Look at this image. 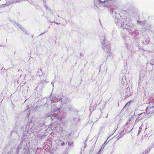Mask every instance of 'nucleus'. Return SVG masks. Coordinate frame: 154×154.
<instances>
[{
    "label": "nucleus",
    "instance_id": "f257e3e1",
    "mask_svg": "<svg viewBox=\"0 0 154 154\" xmlns=\"http://www.w3.org/2000/svg\"><path fill=\"white\" fill-rule=\"evenodd\" d=\"M112 6L110 7L109 9V12L111 14L113 17L115 18L114 21L118 26L122 27L124 26L123 21L124 19H122L120 20L119 18L120 17L119 14L118 13V11L116 7H112Z\"/></svg>",
    "mask_w": 154,
    "mask_h": 154
},
{
    "label": "nucleus",
    "instance_id": "f03ea898",
    "mask_svg": "<svg viewBox=\"0 0 154 154\" xmlns=\"http://www.w3.org/2000/svg\"><path fill=\"white\" fill-rule=\"evenodd\" d=\"M100 41L101 42L103 48L106 52H108L110 50V47L109 43L105 39V37L104 36H102L100 37Z\"/></svg>",
    "mask_w": 154,
    "mask_h": 154
},
{
    "label": "nucleus",
    "instance_id": "7ed1b4c3",
    "mask_svg": "<svg viewBox=\"0 0 154 154\" xmlns=\"http://www.w3.org/2000/svg\"><path fill=\"white\" fill-rule=\"evenodd\" d=\"M123 21L124 26L121 28L123 29H126L127 31H133L134 29L135 26L133 23H126L124 22Z\"/></svg>",
    "mask_w": 154,
    "mask_h": 154
},
{
    "label": "nucleus",
    "instance_id": "20e7f679",
    "mask_svg": "<svg viewBox=\"0 0 154 154\" xmlns=\"http://www.w3.org/2000/svg\"><path fill=\"white\" fill-rule=\"evenodd\" d=\"M115 0H104L103 1V3L102 5L104 7H106L107 8L110 9V7L112 6V7H114L115 6L112 5L114 3V1Z\"/></svg>",
    "mask_w": 154,
    "mask_h": 154
},
{
    "label": "nucleus",
    "instance_id": "39448f33",
    "mask_svg": "<svg viewBox=\"0 0 154 154\" xmlns=\"http://www.w3.org/2000/svg\"><path fill=\"white\" fill-rule=\"evenodd\" d=\"M33 124L32 122H28L26 127L25 131H26L27 133L29 131V130L32 129Z\"/></svg>",
    "mask_w": 154,
    "mask_h": 154
},
{
    "label": "nucleus",
    "instance_id": "423d86ee",
    "mask_svg": "<svg viewBox=\"0 0 154 154\" xmlns=\"http://www.w3.org/2000/svg\"><path fill=\"white\" fill-rule=\"evenodd\" d=\"M68 108L69 109V110L70 111H74V112L75 113V115H77L78 111L76 110V109L74 108L72 105H69L68 106Z\"/></svg>",
    "mask_w": 154,
    "mask_h": 154
},
{
    "label": "nucleus",
    "instance_id": "0eeeda50",
    "mask_svg": "<svg viewBox=\"0 0 154 154\" xmlns=\"http://www.w3.org/2000/svg\"><path fill=\"white\" fill-rule=\"evenodd\" d=\"M142 42L145 45L149 44V38L148 37H145L143 41H142Z\"/></svg>",
    "mask_w": 154,
    "mask_h": 154
},
{
    "label": "nucleus",
    "instance_id": "6e6552de",
    "mask_svg": "<svg viewBox=\"0 0 154 154\" xmlns=\"http://www.w3.org/2000/svg\"><path fill=\"white\" fill-rule=\"evenodd\" d=\"M153 110H154V106L151 107L147 106L146 109V114L148 112L149 113V112L151 111H152Z\"/></svg>",
    "mask_w": 154,
    "mask_h": 154
},
{
    "label": "nucleus",
    "instance_id": "1a4fd4ad",
    "mask_svg": "<svg viewBox=\"0 0 154 154\" xmlns=\"http://www.w3.org/2000/svg\"><path fill=\"white\" fill-rule=\"evenodd\" d=\"M68 145L69 146L68 149L69 150H70V149H69V147H73V142L69 141L68 143Z\"/></svg>",
    "mask_w": 154,
    "mask_h": 154
},
{
    "label": "nucleus",
    "instance_id": "9d476101",
    "mask_svg": "<svg viewBox=\"0 0 154 154\" xmlns=\"http://www.w3.org/2000/svg\"><path fill=\"white\" fill-rule=\"evenodd\" d=\"M126 81V77H125L124 75L123 77H122V81L121 82L122 85H125V82Z\"/></svg>",
    "mask_w": 154,
    "mask_h": 154
},
{
    "label": "nucleus",
    "instance_id": "9b49d317",
    "mask_svg": "<svg viewBox=\"0 0 154 154\" xmlns=\"http://www.w3.org/2000/svg\"><path fill=\"white\" fill-rule=\"evenodd\" d=\"M109 137H110V136H109L108 138L107 139V140L104 142V143L102 145V147H101V149H104V147L105 146L106 144L107 143V140Z\"/></svg>",
    "mask_w": 154,
    "mask_h": 154
},
{
    "label": "nucleus",
    "instance_id": "f8f14e48",
    "mask_svg": "<svg viewBox=\"0 0 154 154\" xmlns=\"http://www.w3.org/2000/svg\"><path fill=\"white\" fill-rule=\"evenodd\" d=\"M58 144L63 146L65 145V143L61 140H60L58 141Z\"/></svg>",
    "mask_w": 154,
    "mask_h": 154
},
{
    "label": "nucleus",
    "instance_id": "ddd939ff",
    "mask_svg": "<svg viewBox=\"0 0 154 154\" xmlns=\"http://www.w3.org/2000/svg\"><path fill=\"white\" fill-rule=\"evenodd\" d=\"M53 117H55L56 118L58 119H59L60 118V116H59L58 115L57 116V114L55 113H54L53 115L52 116L51 118L52 119Z\"/></svg>",
    "mask_w": 154,
    "mask_h": 154
},
{
    "label": "nucleus",
    "instance_id": "4468645a",
    "mask_svg": "<svg viewBox=\"0 0 154 154\" xmlns=\"http://www.w3.org/2000/svg\"><path fill=\"white\" fill-rule=\"evenodd\" d=\"M52 95H51L50 96V99L51 100V103H53L54 102H57L58 101V100H55V101L53 99L52 97L51 98V96Z\"/></svg>",
    "mask_w": 154,
    "mask_h": 154
},
{
    "label": "nucleus",
    "instance_id": "2eb2a0df",
    "mask_svg": "<svg viewBox=\"0 0 154 154\" xmlns=\"http://www.w3.org/2000/svg\"><path fill=\"white\" fill-rule=\"evenodd\" d=\"M25 136H26V133L25 132H24L22 135V140L25 141V139L24 138Z\"/></svg>",
    "mask_w": 154,
    "mask_h": 154
},
{
    "label": "nucleus",
    "instance_id": "dca6fc26",
    "mask_svg": "<svg viewBox=\"0 0 154 154\" xmlns=\"http://www.w3.org/2000/svg\"><path fill=\"white\" fill-rule=\"evenodd\" d=\"M23 32L25 33L26 34H27L29 35V34L27 33V31L26 30L25 28H23L22 30Z\"/></svg>",
    "mask_w": 154,
    "mask_h": 154
},
{
    "label": "nucleus",
    "instance_id": "f3484780",
    "mask_svg": "<svg viewBox=\"0 0 154 154\" xmlns=\"http://www.w3.org/2000/svg\"><path fill=\"white\" fill-rule=\"evenodd\" d=\"M60 110V108H58L57 107H56V108H55L53 111V113H55L56 112H57V111H59Z\"/></svg>",
    "mask_w": 154,
    "mask_h": 154
},
{
    "label": "nucleus",
    "instance_id": "a211bd4d",
    "mask_svg": "<svg viewBox=\"0 0 154 154\" xmlns=\"http://www.w3.org/2000/svg\"><path fill=\"white\" fill-rule=\"evenodd\" d=\"M131 101H130L128 102L125 105V106L124 107H123V109L127 107V106H128L130 104V102Z\"/></svg>",
    "mask_w": 154,
    "mask_h": 154
},
{
    "label": "nucleus",
    "instance_id": "6ab92c4d",
    "mask_svg": "<svg viewBox=\"0 0 154 154\" xmlns=\"http://www.w3.org/2000/svg\"><path fill=\"white\" fill-rule=\"evenodd\" d=\"M124 134H120L117 137V140H118L120 139L122 137H123Z\"/></svg>",
    "mask_w": 154,
    "mask_h": 154
},
{
    "label": "nucleus",
    "instance_id": "aec40b11",
    "mask_svg": "<svg viewBox=\"0 0 154 154\" xmlns=\"http://www.w3.org/2000/svg\"><path fill=\"white\" fill-rule=\"evenodd\" d=\"M137 22L139 24H140L141 25H145V23H144V22H142V21H140L137 20Z\"/></svg>",
    "mask_w": 154,
    "mask_h": 154
},
{
    "label": "nucleus",
    "instance_id": "412c9836",
    "mask_svg": "<svg viewBox=\"0 0 154 154\" xmlns=\"http://www.w3.org/2000/svg\"><path fill=\"white\" fill-rule=\"evenodd\" d=\"M150 63L152 66L154 65V59H152L150 61Z\"/></svg>",
    "mask_w": 154,
    "mask_h": 154
},
{
    "label": "nucleus",
    "instance_id": "4be33fe9",
    "mask_svg": "<svg viewBox=\"0 0 154 154\" xmlns=\"http://www.w3.org/2000/svg\"><path fill=\"white\" fill-rule=\"evenodd\" d=\"M15 24L19 28H20L21 27H22V26L19 23H15Z\"/></svg>",
    "mask_w": 154,
    "mask_h": 154
},
{
    "label": "nucleus",
    "instance_id": "5701e85b",
    "mask_svg": "<svg viewBox=\"0 0 154 154\" xmlns=\"http://www.w3.org/2000/svg\"><path fill=\"white\" fill-rule=\"evenodd\" d=\"M15 24L19 28H20L21 27H22V26L19 23H15Z\"/></svg>",
    "mask_w": 154,
    "mask_h": 154
},
{
    "label": "nucleus",
    "instance_id": "b1692460",
    "mask_svg": "<svg viewBox=\"0 0 154 154\" xmlns=\"http://www.w3.org/2000/svg\"><path fill=\"white\" fill-rule=\"evenodd\" d=\"M149 150V149H147L143 152L142 154H148Z\"/></svg>",
    "mask_w": 154,
    "mask_h": 154
},
{
    "label": "nucleus",
    "instance_id": "393cba45",
    "mask_svg": "<svg viewBox=\"0 0 154 154\" xmlns=\"http://www.w3.org/2000/svg\"><path fill=\"white\" fill-rule=\"evenodd\" d=\"M7 69H4V71L3 72V73H2V71L1 72V73L2 74H4V73H5V74H6L7 73Z\"/></svg>",
    "mask_w": 154,
    "mask_h": 154
},
{
    "label": "nucleus",
    "instance_id": "a878e982",
    "mask_svg": "<svg viewBox=\"0 0 154 154\" xmlns=\"http://www.w3.org/2000/svg\"><path fill=\"white\" fill-rule=\"evenodd\" d=\"M146 113H145V112H143L141 114H138V115L139 116H144L145 114Z\"/></svg>",
    "mask_w": 154,
    "mask_h": 154
},
{
    "label": "nucleus",
    "instance_id": "bb28decb",
    "mask_svg": "<svg viewBox=\"0 0 154 154\" xmlns=\"http://www.w3.org/2000/svg\"><path fill=\"white\" fill-rule=\"evenodd\" d=\"M96 0L97 1H98L100 4L102 5V4H103V1H101L100 0Z\"/></svg>",
    "mask_w": 154,
    "mask_h": 154
},
{
    "label": "nucleus",
    "instance_id": "cd10ccee",
    "mask_svg": "<svg viewBox=\"0 0 154 154\" xmlns=\"http://www.w3.org/2000/svg\"><path fill=\"white\" fill-rule=\"evenodd\" d=\"M154 113V110H153L152 111H151L149 112V113H148L147 115H149L150 114H153Z\"/></svg>",
    "mask_w": 154,
    "mask_h": 154
},
{
    "label": "nucleus",
    "instance_id": "c85d7f7f",
    "mask_svg": "<svg viewBox=\"0 0 154 154\" xmlns=\"http://www.w3.org/2000/svg\"><path fill=\"white\" fill-rule=\"evenodd\" d=\"M22 144H19L17 148H19V149L21 148L22 147Z\"/></svg>",
    "mask_w": 154,
    "mask_h": 154
},
{
    "label": "nucleus",
    "instance_id": "c756f323",
    "mask_svg": "<svg viewBox=\"0 0 154 154\" xmlns=\"http://www.w3.org/2000/svg\"><path fill=\"white\" fill-rule=\"evenodd\" d=\"M147 25L148 26L146 27V28L151 27V26H152L150 24H149ZM146 29H148L146 28Z\"/></svg>",
    "mask_w": 154,
    "mask_h": 154
},
{
    "label": "nucleus",
    "instance_id": "7c9ffc66",
    "mask_svg": "<svg viewBox=\"0 0 154 154\" xmlns=\"http://www.w3.org/2000/svg\"><path fill=\"white\" fill-rule=\"evenodd\" d=\"M55 82V80H53L51 84V85L53 86H54V82Z\"/></svg>",
    "mask_w": 154,
    "mask_h": 154
},
{
    "label": "nucleus",
    "instance_id": "2f4dec72",
    "mask_svg": "<svg viewBox=\"0 0 154 154\" xmlns=\"http://www.w3.org/2000/svg\"><path fill=\"white\" fill-rule=\"evenodd\" d=\"M45 7L46 8L47 10H48L49 8L48 6L46 5L45 3Z\"/></svg>",
    "mask_w": 154,
    "mask_h": 154
},
{
    "label": "nucleus",
    "instance_id": "473e14b6",
    "mask_svg": "<svg viewBox=\"0 0 154 154\" xmlns=\"http://www.w3.org/2000/svg\"><path fill=\"white\" fill-rule=\"evenodd\" d=\"M12 150L11 149L8 152V153L7 154H11L12 152Z\"/></svg>",
    "mask_w": 154,
    "mask_h": 154
},
{
    "label": "nucleus",
    "instance_id": "72a5a7b5",
    "mask_svg": "<svg viewBox=\"0 0 154 154\" xmlns=\"http://www.w3.org/2000/svg\"><path fill=\"white\" fill-rule=\"evenodd\" d=\"M141 131V130L140 129V128L139 129V130L138 131V134H137L138 135H139V134H140Z\"/></svg>",
    "mask_w": 154,
    "mask_h": 154
},
{
    "label": "nucleus",
    "instance_id": "f704fd0d",
    "mask_svg": "<svg viewBox=\"0 0 154 154\" xmlns=\"http://www.w3.org/2000/svg\"><path fill=\"white\" fill-rule=\"evenodd\" d=\"M63 100V98L62 97H61L59 98V101H61V102L63 103H64V102L62 101V100Z\"/></svg>",
    "mask_w": 154,
    "mask_h": 154
},
{
    "label": "nucleus",
    "instance_id": "c9c22d12",
    "mask_svg": "<svg viewBox=\"0 0 154 154\" xmlns=\"http://www.w3.org/2000/svg\"><path fill=\"white\" fill-rule=\"evenodd\" d=\"M35 8H36V9L38 8V7H39V6L38 5H35Z\"/></svg>",
    "mask_w": 154,
    "mask_h": 154
},
{
    "label": "nucleus",
    "instance_id": "e433bc0d",
    "mask_svg": "<svg viewBox=\"0 0 154 154\" xmlns=\"http://www.w3.org/2000/svg\"><path fill=\"white\" fill-rule=\"evenodd\" d=\"M80 56H82V57H84V55L82 53H80Z\"/></svg>",
    "mask_w": 154,
    "mask_h": 154
},
{
    "label": "nucleus",
    "instance_id": "4c0bfd02",
    "mask_svg": "<svg viewBox=\"0 0 154 154\" xmlns=\"http://www.w3.org/2000/svg\"><path fill=\"white\" fill-rule=\"evenodd\" d=\"M150 147L151 148H152L154 147V142L153 143V144H152V146H150Z\"/></svg>",
    "mask_w": 154,
    "mask_h": 154
},
{
    "label": "nucleus",
    "instance_id": "58836bf2",
    "mask_svg": "<svg viewBox=\"0 0 154 154\" xmlns=\"http://www.w3.org/2000/svg\"><path fill=\"white\" fill-rule=\"evenodd\" d=\"M103 149H101V148H100V150L99 151L98 153H99V154L100 152H101V151L103 150Z\"/></svg>",
    "mask_w": 154,
    "mask_h": 154
},
{
    "label": "nucleus",
    "instance_id": "ea45409f",
    "mask_svg": "<svg viewBox=\"0 0 154 154\" xmlns=\"http://www.w3.org/2000/svg\"><path fill=\"white\" fill-rule=\"evenodd\" d=\"M51 22V23H52V22H54V23H56L57 24H60V23H57V22H55V21H54L53 22Z\"/></svg>",
    "mask_w": 154,
    "mask_h": 154
},
{
    "label": "nucleus",
    "instance_id": "a19ab883",
    "mask_svg": "<svg viewBox=\"0 0 154 154\" xmlns=\"http://www.w3.org/2000/svg\"><path fill=\"white\" fill-rule=\"evenodd\" d=\"M51 14H52L53 15V11H52L51 10L50 11H49Z\"/></svg>",
    "mask_w": 154,
    "mask_h": 154
},
{
    "label": "nucleus",
    "instance_id": "79ce46f5",
    "mask_svg": "<svg viewBox=\"0 0 154 154\" xmlns=\"http://www.w3.org/2000/svg\"><path fill=\"white\" fill-rule=\"evenodd\" d=\"M94 5L97 8H98V7L96 5L95 1H94Z\"/></svg>",
    "mask_w": 154,
    "mask_h": 154
},
{
    "label": "nucleus",
    "instance_id": "37998d69",
    "mask_svg": "<svg viewBox=\"0 0 154 154\" xmlns=\"http://www.w3.org/2000/svg\"><path fill=\"white\" fill-rule=\"evenodd\" d=\"M124 131V130H122L121 131V133H120V134H123V132Z\"/></svg>",
    "mask_w": 154,
    "mask_h": 154
},
{
    "label": "nucleus",
    "instance_id": "c03bdc74",
    "mask_svg": "<svg viewBox=\"0 0 154 154\" xmlns=\"http://www.w3.org/2000/svg\"><path fill=\"white\" fill-rule=\"evenodd\" d=\"M68 152L67 151H65L64 152V154H68Z\"/></svg>",
    "mask_w": 154,
    "mask_h": 154
},
{
    "label": "nucleus",
    "instance_id": "a18cd8bd",
    "mask_svg": "<svg viewBox=\"0 0 154 154\" xmlns=\"http://www.w3.org/2000/svg\"><path fill=\"white\" fill-rule=\"evenodd\" d=\"M47 33V31H44L43 33H42V34H44L45 33Z\"/></svg>",
    "mask_w": 154,
    "mask_h": 154
},
{
    "label": "nucleus",
    "instance_id": "49530a36",
    "mask_svg": "<svg viewBox=\"0 0 154 154\" xmlns=\"http://www.w3.org/2000/svg\"><path fill=\"white\" fill-rule=\"evenodd\" d=\"M24 141H23V140L22 141H21L20 142V143L19 144H22H22H23V142H24Z\"/></svg>",
    "mask_w": 154,
    "mask_h": 154
},
{
    "label": "nucleus",
    "instance_id": "de8ad7c7",
    "mask_svg": "<svg viewBox=\"0 0 154 154\" xmlns=\"http://www.w3.org/2000/svg\"><path fill=\"white\" fill-rule=\"evenodd\" d=\"M108 78H109V81H110L111 79V77L110 76H109V77Z\"/></svg>",
    "mask_w": 154,
    "mask_h": 154
},
{
    "label": "nucleus",
    "instance_id": "09e8293b",
    "mask_svg": "<svg viewBox=\"0 0 154 154\" xmlns=\"http://www.w3.org/2000/svg\"><path fill=\"white\" fill-rule=\"evenodd\" d=\"M23 28H24L23 26H22V27H21L20 28L21 30H22V29H23Z\"/></svg>",
    "mask_w": 154,
    "mask_h": 154
},
{
    "label": "nucleus",
    "instance_id": "8fccbe9b",
    "mask_svg": "<svg viewBox=\"0 0 154 154\" xmlns=\"http://www.w3.org/2000/svg\"><path fill=\"white\" fill-rule=\"evenodd\" d=\"M50 114V115L48 116V117L51 116L52 114V113H51Z\"/></svg>",
    "mask_w": 154,
    "mask_h": 154
},
{
    "label": "nucleus",
    "instance_id": "3c124183",
    "mask_svg": "<svg viewBox=\"0 0 154 154\" xmlns=\"http://www.w3.org/2000/svg\"><path fill=\"white\" fill-rule=\"evenodd\" d=\"M48 10L50 11L51 10L50 8H48Z\"/></svg>",
    "mask_w": 154,
    "mask_h": 154
},
{
    "label": "nucleus",
    "instance_id": "603ef678",
    "mask_svg": "<svg viewBox=\"0 0 154 154\" xmlns=\"http://www.w3.org/2000/svg\"><path fill=\"white\" fill-rule=\"evenodd\" d=\"M108 54H108V55H109V56H110L111 55V53H109H109H108Z\"/></svg>",
    "mask_w": 154,
    "mask_h": 154
},
{
    "label": "nucleus",
    "instance_id": "864d4df0",
    "mask_svg": "<svg viewBox=\"0 0 154 154\" xmlns=\"http://www.w3.org/2000/svg\"><path fill=\"white\" fill-rule=\"evenodd\" d=\"M140 82H141V81L140 80V79H139V84L140 83Z\"/></svg>",
    "mask_w": 154,
    "mask_h": 154
},
{
    "label": "nucleus",
    "instance_id": "5fc2aeb1",
    "mask_svg": "<svg viewBox=\"0 0 154 154\" xmlns=\"http://www.w3.org/2000/svg\"><path fill=\"white\" fill-rule=\"evenodd\" d=\"M132 118H130L129 119V121H130L131 120V119H132Z\"/></svg>",
    "mask_w": 154,
    "mask_h": 154
},
{
    "label": "nucleus",
    "instance_id": "6e6d98bb",
    "mask_svg": "<svg viewBox=\"0 0 154 154\" xmlns=\"http://www.w3.org/2000/svg\"><path fill=\"white\" fill-rule=\"evenodd\" d=\"M43 34H42V33H41V34H40L39 35V36H40V35H43Z\"/></svg>",
    "mask_w": 154,
    "mask_h": 154
},
{
    "label": "nucleus",
    "instance_id": "4d7b16f0",
    "mask_svg": "<svg viewBox=\"0 0 154 154\" xmlns=\"http://www.w3.org/2000/svg\"><path fill=\"white\" fill-rule=\"evenodd\" d=\"M47 101L46 103H45V105H46V104H47V105H48V104H47Z\"/></svg>",
    "mask_w": 154,
    "mask_h": 154
},
{
    "label": "nucleus",
    "instance_id": "13d9d810",
    "mask_svg": "<svg viewBox=\"0 0 154 154\" xmlns=\"http://www.w3.org/2000/svg\"><path fill=\"white\" fill-rule=\"evenodd\" d=\"M99 119V118H98V119L97 120H96V121H94V122H96L97 120H98V119Z\"/></svg>",
    "mask_w": 154,
    "mask_h": 154
},
{
    "label": "nucleus",
    "instance_id": "bf43d9fd",
    "mask_svg": "<svg viewBox=\"0 0 154 154\" xmlns=\"http://www.w3.org/2000/svg\"><path fill=\"white\" fill-rule=\"evenodd\" d=\"M43 1V2H45V0H42Z\"/></svg>",
    "mask_w": 154,
    "mask_h": 154
},
{
    "label": "nucleus",
    "instance_id": "052dcab7",
    "mask_svg": "<svg viewBox=\"0 0 154 154\" xmlns=\"http://www.w3.org/2000/svg\"><path fill=\"white\" fill-rule=\"evenodd\" d=\"M125 89H126V91H127L128 90V88H126Z\"/></svg>",
    "mask_w": 154,
    "mask_h": 154
},
{
    "label": "nucleus",
    "instance_id": "680f3d73",
    "mask_svg": "<svg viewBox=\"0 0 154 154\" xmlns=\"http://www.w3.org/2000/svg\"><path fill=\"white\" fill-rule=\"evenodd\" d=\"M87 142V140H85V142Z\"/></svg>",
    "mask_w": 154,
    "mask_h": 154
},
{
    "label": "nucleus",
    "instance_id": "e2e57ef3",
    "mask_svg": "<svg viewBox=\"0 0 154 154\" xmlns=\"http://www.w3.org/2000/svg\"><path fill=\"white\" fill-rule=\"evenodd\" d=\"M57 16L58 17H59V15H57Z\"/></svg>",
    "mask_w": 154,
    "mask_h": 154
},
{
    "label": "nucleus",
    "instance_id": "0e129e2a",
    "mask_svg": "<svg viewBox=\"0 0 154 154\" xmlns=\"http://www.w3.org/2000/svg\"><path fill=\"white\" fill-rule=\"evenodd\" d=\"M74 120H75V119H74Z\"/></svg>",
    "mask_w": 154,
    "mask_h": 154
},
{
    "label": "nucleus",
    "instance_id": "69168bd1",
    "mask_svg": "<svg viewBox=\"0 0 154 154\" xmlns=\"http://www.w3.org/2000/svg\"><path fill=\"white\" fill-rule=\"evenodd\" d=\"M2 69H3V68H2Z\"/></svg>",
    "mask_w": 154,
    "mask_h": 154
},
{
    "label": "nucleus",
    "instance_id": "338daca9",
    "mask_svg": "<svg viewBox=\"0 0 154 154\" xmlns=\"http://www.w3.org/2000/svg\"><path fill=\"white\" fill-rule=\"evenodd\" d=\"M137 120V119H136V120Z\"/></svg>",
    "mask_w": 154,
    "mask_h": 154
},
{
    "label": "nucleus",
    "instance_id": "774afa93",
    "mask_svg": "<svg viewBox=\"0 0 154 154\" xmlns=\"http://www.w3.org/2000/svg\"><path fill=\"white\" fill-rule=\"evenodd\" d=\"M97 154H99V153H97Z\"/></svg>",
    "mask_w": 154,
    "mask_h": 154
}]
</instances>
